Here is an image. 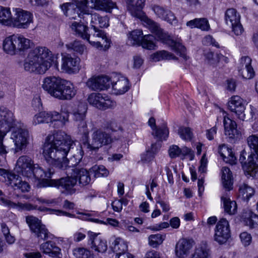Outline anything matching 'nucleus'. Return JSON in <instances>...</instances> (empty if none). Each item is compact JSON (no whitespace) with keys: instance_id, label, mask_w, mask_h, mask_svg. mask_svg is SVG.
Listing matches in <instances>:
<instances>
[{"instance_id":"nucleus-64","label":"nucleus","mask_w":258,"mask_h":258,"mask_svg":"<svg viewBox=\"0 0 258 258\" xmlns=\"http://www.w3.org/2000/svg\"><path fill=\"white\" fill-rule=\"evenodd\" d=\"M126 202V199H121L119 200H116L113 202L111 206L113 210L117 212H120L122 209L123 202Z\"/></svg>"},{"instance_id":"nucleus-42","label":"nucleus","mask_w":258,"mask_h":258,"mask_svg":"<svg viewBox=\"0 0 258 258\" xmlns=\"http://www.w3.org/2000/svg\"><path fill=\"white\" fill-rule=\"evenodd\" d=\"M210 255V249L206 244L199 246L192 254V258H208Z\"/></svg>"},{"instance_id":"nucleus-48","label":"nucleus","mask_w":258,"mask_h":258,"mask_svg":"<svg viewBox=\"0 0 258 258\" xmlns=\"http://www.w3.org/2000/svg\"><path fill=\"white\" fill-rule=\"evenodd\" d=\"M73 255L75 258H92L90 251L83 247H77L74 249Z\"/></svg>"},{"instance_id":"nucleus-30","label":"nucleus","mask_w":258,"mask_h":258,"mask_svg":"<svg viewBox=\"0 0 258 258\" xmlns=\"http://www.w3.org/2000/svg\"><path fill=\"white\" fill-rule=\"evenodd\" d=\"M186 25L191 29L196 28L202 31H207L210 29L208 20L205 18H196L187 21Z\"/></svg>"},{"instance_id":"nucleus-54","label":"nucleus","mask_w":258,"mask_h":258,"mask_svg":"<svg viewBox=\"0 0 258 258\" xmlns=\"http://www.w3.org/2000/svg\"><path fill=\"white\" fill-rule=\"evenodd\" d=\"M178 133L180 138L185 141H190L192 137L190 128L188 127H180L178 130Z\"/></svg>"},{"instance_id":"nucleus-34","label":"nucleus","mask_w":258,"mask_h":258,"mask_svg":"<svg viewBox=\"0 0 258 258\" xmlns=\"http://www.w3.org/2000/svg\"><path fill=\"white\" fill-rule=\"evenodd\" d=\"M75 178L78 180L79 183L82 186H85L89 184L91 179L89 172L84 168H80L74 173Z\"/></svg>"},{"instance_id":"nucleus-37","label":"nucleus","mask_w":258,"mask_h":258,"mask_svg":"<svg viewBox=\"0 0 258 258\" xmlns=\"http://www.w3.org/2000/svg\"><path fill=\"white\" fill-rule=\"evenodd\" d=\"M112 248L115 257L127 251V245L123 239L117 238L112 244Z\"/></svg>"},{"instance_id":"nucleus-18","label":"nucleus","mask_w":258,"mask_h":258,"mask_svg":"<svg viewBox=\"0 0 258 258\" xmlns=\"http://www.w3.org/2000/svg\"><path fill=\"white\" fill-rule=\"evenodd\" d=\"M136 18L140 19L143 22L144 25L151 33L156 35L159 39L164 40L167 37V34L164 32L159 24L150 19L144 12L141 14L140 16H138Z\"/></svg>"},{"instance_id":"nucleus-61","label":"nucleus","mask_w":258,"mask_h":258,"mask_svg":"<svg viewBox=\"0 0 258 258\" xmlns=\"http://www.w3.org/2000/svg\"><path fill=\"white\" fill-rule=\"evenodd\" d=\"M202 43L205 46L219 47V45L213 37L210 35L205 37L203 40Z\"/></svg>"},{"instance_id":"nucleus-57","label":"nucleus","mask_w":258,"mask_h":258,"mask_svg":"<svg viewBox=\"0 0 258 258\" xmlns=\"http://www.w3.org/2000/svg\"><path fill=\"white\" fill-rule=\"evenodd\" d=\"M154 134L158 139L166 140L168 137L169 131L167 126L164 125L162 127L157 128Z\"/></svg>"},{"instance_id":"nucleus-25","label":"nucleus","mask_w":258,"mask_h":258,"mask_svg":"<svg viewBox=\"0 0 258 258\" xmlns=\"http://www.w3.org/2000/svg\"><path fill=\"white\" fill-rule=\"evenodd\" d=\"M93 28L95 32V33L93 34V37L101 38L102 41H89V42L92 44V46L102 47L104 45L105 48H109L110 47H111V40L110 39L107 38L105 34L104 33V32L97 28V26L96 25H93Z\"/></svg>"},{"instance_id":"nucleus-58","label":"nucleus","mask_w":258,"mask_h":258,"mask_svg":"<svg viewBox=\"0 0 258 258\" xmlns=\"http://www.w3.org/2000/svg\"><path fill=\"white\" fill-rule=\"evenodd\" d=\"M204 54L206 58L211 64H215L220 61V57L219 54H214L210 49H205L204 51Z\"/></svg>"},{"instance_id":"nucleus-40","label":"nucleus","mask_w":258,"mask_h":258,"mask_svg":"<svg viewBox=\"0 0 258 258\" xmlns=\"http://www.w3.org/2000/svg\"><path fill=\"white\" fill-rule=\"evenodd\" d=\"M12 16L9 8L0 6V24L10 26Z\"/></svg>"},{"instance_id":"nucleus-39","label":"nucleus","mask_w":258,"mask_h":258,"mask_svg":"<svg viewBox=\"0 0 258 258\" xmlns=\"http://www.w3.org/2000/svg\"><path fill=\"white\" fill-rule=\"evenodd\" d=\"M100 97L98 109L105 110L108 108H114L116 106V102L111 100L106 94L100 93Z\"/></svg>"},{"instance_id":"nucleus-4","label":"nucleus","mask_w":258,"mask_h":258,"mask_svg":"<svg viewBox=\"0 0 258 258\" xmlns=\"http://www.w3.org/2000/svg\"><path fill=\"white\" fill-rule=\"evenodd\" d=\"M42 87L51 96L61 100H71L77 92L70 82L58 77L45 78L42 81Z\"/></svg>"},{"instance_id":"nucleus-10","label":"nucleus","mask_w":258,"mask_h":258,"mask_svg":"<svg viewBox=\"0 0 258 258\" xmlns=\"http://www.w3.org/2000/svg\"><path fill=\"white\" fill-rule=\"evenodd\" d=\"M14 16H12L11 25L18 28H26L33 22L32 14L20 8L13 9Z\"/></svg>"},{"instance_id":"nucleus-17","label":"nucleus","mask_w":258,"mask_h":258,"mask_svg":"<svg viewBox=\"0 0 258 258\" xmlns=\"http://www.w3.org/2000/svg\"><path fill=\"white\" fill-rule=\"evenodd\" d=\"M110 86L116 95L123 94L130 89L128 80L119 74H114L111 76Z\"/></svg>"},{"instance_id":"nucleus-28","label":"nucleus","mask_w":258,"mask_h":258,"mask_svg":"<svg viewBox=\"0 0 258 258\" xmlns=\"http://www.w3.org/2000/svg\"><path fill=\"white\" fill-rule=\"evenodd\" d=\"M223 123L225 129V134L230 138H238L239 133L237 129V124L234 120H232L228 116H224Z\"/></svg>"},{"instance_id":"nucleus-44","label":"nucleus","mask_w":258,"mask_h":258,"mask_svg":"<svg viewBox=\"0 0 258 258\" xmlns=\"http://www.w3.org/2000/svg\"><path fill=\"white\" fill-rule=\"evenodd\" d=\"M175 57L173 54L164 50L157 52L151 55V58L154 61H158L164 59H174Z\"/></svg>"},{"instance_id":"nucleus-56","label":"nucleus","mask_w":258,"mask_h":258,"mask_svg":"<svg viewBox=\"0 0 258 258\" xmlns=\"http://www.w3.org/2000/svg\"><path fill=\"white\" fill-rule=\"evenodd\" d=\"M17 48H31L35 47V45L30 40L23 37L19 36Z\"/></svg>"},{"instance_id":"nucleus-20","label":"nucleus","mask_w":258,"mask_h":258,"mask_svg":"<svg viewBox=\"0 0 258 258\" xmlns=\"http://www.w3.org/2000/svg\"><path fill=\"white\" fill-rule=\"evenodd\" d=\"M33 161L27 156L20 157L16 163L17 172L24 176L31 178V175L33 173Z\"/></svg>"},{"instance_id":"nucleus-2","label":"nucleus","mask_w":258,"mask_h":258,"mask_svg":"<svg viewBox=\"0 0 258 258\" xmlns=\"http://www.w3.org/2000/svg\"><path fill=\"white\" fill-rule=\"evenodd\" d=\"M18 57H24L23 63L25 71L30 73L44 74L54 63L58 66V53H53L50 49H16Z\"/></svg>"},{"instance_id":"nucleus-7","label":"nucleus","mask_w":258,"mask_h":258,"mask_svg":"<svg viewBox=\"0 0 258 258\" xmlns=\"http://www.w3.org/2000/svg\"><path fill=\"white\" fill-rule=\"evenodd\" d=\"M112 141L109 133L101 129H96L93 131L91 139L84 142L83 146L90 151H96L103 146L109 145Z\"/></svg>"},{"instance_id":"nucleus-35","label":"nucleus","mask_w":258,"mask_h":258,"mask_svg":"<svg viewBox=\"0 0 258 258\" xmlns=\"http://www.w3.org/2000/svg\"><path fill=\"white\" fill-rule=\"evenodd\" d=\"M143 32L141 29H135L127 33V41L133 46H141Z\"/></svg>"},{"instance_id":"nucleus-59","label":"nucleus","mask_w":258,"mask_h":258,"mask_svg":"<svg viewBox=\"0 0 258 258\" xmlns=\"http://www.w3.org/2000/svg\"><path fill=\"white\" fill-rule=\"evenodd\" d=\"M104 127L113 132H117L121 129L120 126L113 119L107 120L104 123Z\"/></svg>"},{"instance_id":"nucleus-52","label":"nucleus","mask_w":258,"mask_h":258,"mask_svg":"<svg viewBox=\"0 0 258 258\" xmlns=\"http://www.w3.org/2000/svg\"><path fill=\"white\" fill-rule=\"evenodd\" d=\"M164 240V237L160 234L151 235L149 237V244L153 247H156L161 244Z\"/></svg>"},{"instance_id":"nucleus-43","label":"nucleus","mask_w":258,"mask_h":258,"mask_svg":"<svg viewBox=\"0 0 258 258\" xmlns=\"http://www.w3.org/2000/svg\"><path fill=\"white\" fill-rule=\"evenodd\" d=\"M142 46L144 48H154L156 47V39L153 35L148 34L143 35L141 39Z\"/></svg>"},{"instance_id":"nucleus-41","label":"nucleus","mask_w":258,"mask_h":258,"mask_svg":"<svg viewBox=\"0 0 258 258\" xmlns=\"http://www.w3.org/2000/svg\"><path fill=\"white\" fill-rule=\"evenodd\" d=\"M71 28L77 34L84 39L88 40L90 35L87 33V27L80 23L74 22L71 24Z\"/></svg>"},{"instance_id":"nucleus-60","label":"nucleus","mask_w":258,"mask_h":258,"mask_svg":"<svg viewBox=\"0 0 258 258\" xmlns=\"http://www.w3.org/2000/svg\"><path fill=\"white\" fill-rule=\"evenodd\" d=\"M100 93H91L87 98L89 103L90 105L98 108V106H99V101L100 100L99 99L100 98Z\"/></svg>"},{"instance_id":"nucleus-31","label":"nucleus","mask_w":258,"mask_h":258,"mask_svg":"<svg viewBox=\"0 0 258 258\" xmlns=\"http://www.w3.org/2000/svg\"><path fill=\"white\" fill-rule=\"evenodd\" d=\"M88 107L87 104L84 103H79L72 111L73 120L79 121L85 120L86 116Z\"/></svg>"},{"instance_id":"nucleus-62","label":"nucleus","mask_w":258,"mask_h":258,"mask_svg":"<svg viewBox=\"0 0 258 258\" xmlns=\"http://www.w3.org/2000/svg\"><path fill=\"white\" fill-rule=\"evenodd\" d=\"M79 122L78 129L79 131L82 134L84 135L85 137H88L89 135V130L87 127L86 121L85 120H79L77 121Z\"/></svg>"},{"instance_id":"nucleus-53","label":"nucleus","mask_w":258,"mask_h":258,"mask_svg":"<svg viewBox=\"0 0 258 258\" xmlns=\"http://www.w3.org/2000/svg\"><path fill=\"white\" fill-rule=\"evenodd\" d=\"M38 210L42 212H49L50 213L55 214L57 215L65 216L69 217H75L74 214L60 210H54L52 209L41 207H40L38 208Z\"/></svg>"},{"instance_id":"nucleus-16","label":"nucleus","mask_w":258,"mask_h":258,"mask_svg":"<svg viewBox=\"0 0 258 258\" xmlns=\"http://www.w3.org/2000/svg\"><path fill=\"white\" fill-rule=\"evenodd\" d=\"M230 237V230L228 221L225 218H221L218 222L214 234V240L220 244L227 242Z\"/></svg>"},{"instance_id":"nucleus-13","label":"nucleus","mask_w":258,"mask_h":258,"mask_svg":"<svg viewBox=\"0 0 258 258\" xmlns=\"http://www.w3.org/2000/svg\"><path fill=\"white\" fill-rule=\"evenodd\" d=\"M33 173L31 175V177H34L38 180L37 186L39 187H50L51 181V178L54 173L49 169L47 171H45L38 164L33 165L32 169Z\"/></svg>"},{"instance_id":"nucleus-3","label":"nucleus","mask_w":258,"mask_h":258,"mask_svg":"<svg viewBox=\"0 0 258 258\" xmlns=\"http://www.w3.org/2000/svg\"><path fill=\"white\" fill-rule=\"evenodd\" d=\"M0 154H6L7 152L3 145V139L11 128H12L11 139L15 143L17 150L25 148L28 143L29 132L24 125L21 123L13 126L14 117L12 112L6 109H0Z\"/></svg>"},{"instance_id":"nucleus-49","label":"nucleus","mask_w":258,"mask_h":258,"mask_svg":"<svg viewBox=\"0 0 258 258\" xmlns=\"http://www.w3.org/2000/svg\"><path fill=\"white\" fill-rule=\"evenodd\" d=\"M1 231L3 232L6 240L9 244L14 243L15 238L10 234V229L8 226L4 222L1 223Z\"/></svg>"},{"instance_id":"nucleus-11","label":"nucleus","mask_w":258,"mask_h":258,"mask_svg":"<svg viewBox=\"0 0 258 258\" xmlns=\"http://www.w3.org/2000/svg\"><path fill=\"white\" fill-rule=\"evenodd\" d=\"M255 157L254 154H247L244 150L241 152L239 157V161L245 173L252 177L258 175V165L254 160Z\"/></svg>"},{"instance_id":"nucleus-33","label":"nucleus","mask_w":258,"mask_h":258,"mask_svg":"<svg viewBox=\"0 0 258 258\" xmlns=\"http://www.w3.org/2000/svg\"><path fill=\"white\" fill-rule=\"evenodd\" d=\"M222 171V181L223 187L229 191L232 189L233 178L232 172L230 169L226 167H223Z\"/></svg>"},{"instance_id":"nucleus-9","label":"nucleus","mask_w":258,"mask_h":258,"mask_svg":"<svg viewBox=\"0 0 258 258\" xmlns=\"http://www.w3.org/2000/svg\"><path fill=\"white\" fill-rule=\"evenodd\" d=\"M26 222L32 233L39 239L46 240L50 237L51 234L48 232L45 226L37 218L33 216L26 217Z\"/></svg>"},{"instance_id":"nucleus-6","label":"nucleus","mask_w":258,"mask_h":258,"mask_svg":"<svg viewBox=\"0 0 258 258\" xmlns=\"http://www.w3.org/2000/svg\"><path fill=\"white\" fill-rule=\"evenodd\" d=\"M69 113L66 110H62L61 114L56 111L40 112L34 116L33 124L37 125L41 123L54 122L53 127L58 128L63 126L69 121Z\"/></svg>"},{"instance_id":"nucleus-12","label":"nucleus","mask_w":258,"mask_h":258,"mask_svg":"<svg viewBox=\"0 0 258 258\" xmlns=\"http://www.w3.org/2000/svg\"><path fill=\"white\" fill-rule=\"evenodd\" d=\"M224 19L226 24L232 28L236 35H240L243 33L244 29L240 23V16L235 9H227L225 12Z\"/></svg>"},{"instance_id":"nucleus-22","label":"nucleus","mask_w":258,"mask_h":258,"mask_svg":"<svg viewBox=\"0 0 258 258\" xmlns=\"http://www.w3.org/2000/svg\"><path fill=\"white\" fill-rule=\"evenodd\" d=\"M39 249L43 253L51 257L61 258L62 256L61 249L52 241L48 240L41 243Z\"/></svg>"},{"instance_id":"nucleus-24","label":"nucleus","mask_w":258,"mask_h":258,"mask_svg":"<svg viewBox=\"0 0 258 258\" xmlns=\"http://www.w3.org/2000/svg\"><path fill=\"white\" fill-rule=\"evenodd\" d=\"M0 203L10 209H16L18 210L31 211L37 209L36 206H34L31 204L20 202L15 203L3 197L0 198Z\"/></svg>"},{"instance_id":"nucleus-26","label":"nucleus","mask_w":258,"mask_h":258,"mask_svg":"<svg viewBox=\"0 0 258 258\" xmlns=\"http://www.w3.org/2000/svg\"><path fill=\"white\" fill-rule=\"evenodd\" d=\"M151 8L159 18L167 21L170 24L176 22L174 15L170 11L166 10L164 8L157 5L152 6Z\"/></svg>"},{"instance_id":"nucleus-32","label":"nucleus","mask_w":258,"mask_h":258,"mask_svg":"<svg viewBox=\"0 0 258 258\" xmlns=\"http://www.w3.org/2000/svg\"><path fill=\"white\" fill-rule=\"evenodd\" d=\"M11 179L10 185L14 188V189L20 190L22 192H26L29 191L30 185L26 182L23 181L18 175H9Z\"/></svg>"},{"instance_id":"nucleus-38","label":"nucleus","mask_w":258,"mask_h":258,"mask_svg":"<svg viewBox=\"0 0 258 258\" xmlns=\"http://www.w3.org/2000/svg\"><path fill=\"white\" fill-rule=\"evenodd\" d=\"M221 200L223 203L224 211L229 215H234L237 212V204L227 197L222 196Z\"/></svg>"},{"instance_id":"nucleus-63","label":"nucleus","mask_w":258,"mask_h":258,"mask_svg":"<svg viewBox=\"0 0 258 258\" xmlns=\"http://www.w3.org/2000/svg\"><path fill=\"white\" fill-rule=\"evenodd\" d=\"M169 155L171 158H174L181 155V150L176 145L171 146L169 149Z\"/></svg>"},{"instance_id":"nucleus-15","label":"nucleus","mask_w":258,"mask_h":258,"mask_svg":"<svg viewBox=\"0 0 258 258\" xmlns=\"http://www.w3.org/2000/svg\"><path fill=\"white\" fill-rule=\"evenodd\" d=\"M50 187L56 188L61 187L63 192L68 195H72L76 192L75 185L77 184V180L74 176L68 175L67 177H62L59 179L52 180Z\"/></svg>"},{"instance_id":"nucleus-8","label":"nucleus","mask_w":258,"mask_h":258,"mask_svg":"<svg viewBox=\"0 0 258 258\" xmlns=\"http://www.w3.org/2000/svg\"><path fill=\"white\" fill-rule=\"evenodd\" d=\"M229 110L234 112L237 117L243 121H248L252 119L254 116V112L252 108L247 109L246 112L245 104L243 100L239 96H232L228 103Z\"/></svg>"},{"instance_id":"nucleus-51","label":"nucleus","mask_w":258,"mask_h":258,"mask_svg":"<svg viewBox=\"0 0 258 258\" xmlns=\"http://www.w3.org/2000/svg\"><path fill=\"white\" fill-rule=\"evenodd\" d=\"M92 22L98 21V27L100 28L107 27L109 25L108 20L106 17H101L98 14H94L91 15Z\"/></svg>"},{"instance_id":"nucleus-29","label":"nucleus","mask_w":258,"mask_h":258,"mask_svg":"<svg viewBox=\"0 0 258 258\" xmlns=\"http://www.w3.org/2000/svg\"><path fill=\"white\" fill-rule=\"evenodd\" d=\"M218 152L224 161L231 165L236 162V158L232 149L227 147L225 144L221 145L218 148Z\"/></svg>"},{"instance_id":"nucleus-23","label":"nucleus","mask_w":258,"mask_h":258,"mask_svg":"<svg viewBox=\"0 0 258 258\" xmlns=\"http://www.w3.org/2000/svg\"><path fill=\"white\" fill-rule=\"evenodd\" d=\"M89 242H90L92 249L99 252H104L107 248V245L105 240H102L98 237V234L92 232H88Z\"/></svg>"},{"instance_id":"nucleus-45","label":"nucleus","mask_w":258,"mask_h":258,"mask_svg":"<svg viewBox=\"0 0 258 258\" xmlns=\"http://www.w3.org/2000/svg\"><path fill=\"white\" fill-rule=\"evenodd\" d=\"M239 195L244 200H248L254 192V189L245 183L242 184L239 187Z\"/></svg>"},{"instance_id":"nucleus-5","label":"nucleus","mask_w":258,"mask_h":258,"mask_svg":"<svg viewBox=\"0 0 258 258\" xmlns=\"http://www.w3.org/2000/svg\"><path fill=\"white\" fill-rule=\"evenodd\" d=\"M79 17L82 13L89 14V8L110 13L112 10L116 7V3L111 0H73Z\"/></svg>"},{"instance_id":"nucleus-55","label":"nucleus","mask_w":258,"mask_h":258,"mask_svg":"<svg viewBox=\"0 0 258 258\" xmlns=\"http://www.w3.org/2000/svg\"><path fill=\"white\" fill-rule=\"evenodd\" d=\"M92 169L95 177H106L109 174L108 170L103 165H95Z\"/></svg>"},{"instance_id":"nucleus-14","label":"nucleus","mask_w":258,"mask_h":258,"mask_svg":"<svg viewBox=\"0 0 258 258\" xmlns=\"http://www.w3.org/2000/svg\"><path fill=\"white\" fill-rule=\"evenodd\" d=\"M61 69L68 74H76L80 70V59L74 55L61 53Z\"/></svg>"},{"instance_id":"nucleus-27","label":"nucleus","mask_w":258,"mask_h":258,"mask_svg":"<svg viewBox=\"0 0 258 258\" xmlns=\"http://www.w3.org/2000/svg\"><path fill=\"white\" fill-rule=\"evenodd\" d=\"M127 9L134 17L140 16L144 12L142 11L145 6V0H126Z\"/></svg>"},{"instance_id":"nucleus-1","label":"nucleus","mask_w":258,"mask_h":258,"mask_svg":"<svg viewBox=\"0 0 258 258\" xmlns=\"http://www.w3.org/2000/svg\"><path fill=\"white\" fill-rule=\"evenodd\" d=\"M74 142L64 132L58 131L48 135L43 145V155L46 162L50 165L62 170L72 176L79 168L76 166L82 159L83 151L78 150L76 154L68 159L66 157L74 148Z\"/></svg>"},{"instance_id":"nucleus-47","label":"nucleus","mask_w":258,"mask_h":258,"mask_svg":"<svg viewBox=\"0 0 258 258\" xmlns=\"http://www.w3.org/2000/svg\"><path fill=\"white\" fill-rule=\"evenodd\" d=\"M62 11L64 14L67 16H71L72 13H74L75 16H72V18L76 19L77 15V11H75L76 9V7L75 8V5L71 3H67L62 4L60 6Z\"/></svg>"},{"instance_id":"nucleus-21","label":"nucleus","mask_w":258,"mask_h":258,"mask_svg":"<svg viewBox=\"0 0 258 258\" xmlns=\"http://www.w3.org/2000/svg\"><path fill=\"white\" fill-rule=\"evenodd\" d=\"M194 244L192 239L182 238L179 240L175 246V254L178 258H184L189 253Z\"/></svg>"},{"instance_id":"nucleus-36","label":"nucleus","mask_w":258,"mask_h":258,"mask_svg":"<svg viewBox=\"0 0 258 258\" xmlns=\"http://www.w3.org/2000/svg\"><path fill=\"white\" fill-rule=\"evenodd\" d=\"M242 217L245 224L250 227L258 225V215L250 210H244Z\"/></svg>"},{"instance_id":"nucleus-19","label":"nucleus","mask_w":258,"mask_h":258,"mask_svg":"<svg viewBox=\"0 0 258 258\" xmlns=\"http://www.w3.org/2000/svg\"><path fill=\"white\" fill-rule=\"evenodd\" d=\"M86 86L92 91L107 90L110 87V78L106 76L92 77L88 80Z\"/></svg>"},{"instance_id":"nucleus-50","label":"nucleus","mask_w":258,"mask_h":258,"mask_svg":"<svg viewBox=\"0 0 258 258\" xmlns=\"http://www.w3.org/2000/svg\"><path fill=\"white\" fill-rule=\"evenodd\" d=\"M239 74L242 78L246 79H250L254 76V71L252 66L243 67L238 69Z\"/></svg>"},{"instance_id":"nucleus-46","label":"nucleus","mask_w":258,"mask_h":258,"mask_svg":"<svg viewBox=\"0 0 258 258\" xmlns=\"http://www.w3.org/2000/svg\"><path fill=\"white\" fill-rule=\"evenodd\" d=\"M19 38L15 35L7 37L3 41V48H17L18 47Z\"/></svg>"}]
</instances>
